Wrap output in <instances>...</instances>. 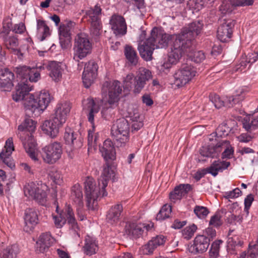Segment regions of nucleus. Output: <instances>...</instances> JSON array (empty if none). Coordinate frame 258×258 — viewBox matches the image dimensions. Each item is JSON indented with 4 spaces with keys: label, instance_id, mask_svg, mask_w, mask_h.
<instances>
[{
    "label": "nucleus",
    "instance_id": "obj_1",
    "mask_svg": "<svg viewBox=\"0 0 258 258\" xmlns=\"http://www.w3.org/2000/svg\"><path fill=\"white\" fill-rule=\"evenodd\" d=\"M32 87L26 83H19L13 99L16 102L23 100L26 114L29 116H38L46 109L51 97L46 90H41L35 94H30Z\"/></svg>",
    "mask_w": 258,
    "mask_h": 258
},
{
    "label": "nucleus",
    "instance_id": "obj_2",
    "mask_svg": "<svg viewBox=\"0 0 258 258\" xmlns=\"http://www.w3.org/2000/svg\"><path fill=\"white\" fill-rule=\"evenodd\" d=\"M146 35V32L142 31L139 37L138 48L141 56L146 61H150L152 59L153 52L155 48L167 46L170 36L157 27L152 30L150 37L144 40Z\"/></svg>",
    "mask_w": 258,
    "mask_h": 258
},
{
    "label": "nucleus",
    "instance_id": "obj_3",
    "mask_svg": "<svg viewBox=\"0 0 258 258\" xmlns=\"http://www.w3.org/2000/svg\"><path fill=\"white\" fill-rule=\"evenodd\" d=\"M36 122L30 117L26 118L24 122L18 126V135L21 139L24 148L29 157L34 161H38V150L32 133L36 128Z\"/></svg>",
    "mask_w": 258,
    "mask_h": 258
},
{
    "label": "nucleus",
    "instance_id": "obj_4",
    "mask_svg": "<svg viewBox=\"0 0 258 258\" xmlns=\"http://www.w3.org/2000/svg\"><path fill=\"white\" fill-rule=\"evenodd\" d=\"M169 41H172L171 51L169 52L167 60L161 64V70L164 71L170 69L173 64L178 62L182 55L185 54L188 51L190 42H186V38L183 37L182 30L178 34L169 35Z\"/></svg>",
    "mask_w": 258,
    "mask_h": 258
},
{
    "label": "nucleus",
    "instance_id": "obj_5",
    "mask_svg": "<svg viewBox=\"0 0 258 258\" xmlns=\"http://www.w3.org/2000/svg\"><path fill=\"white\" fill-rule=\"evenodd\" d=\"M122 92L120 83L118 81H106L102 86V92L104 96H108L107 101L103 100L101 113L102 117L108 119L112 113V105L117 102Z\"/></svg>",
    "mask_w": 258,
    "mask_h": 258
},
{
    "label": "nucleus",
    "instance_id": "obj_6",
    "mask_svg": "<svg viewBox=\"0 0 258 258\" xmlns=\"http://www.w3.org/2000/svg\"><path fill=\"white\" fill-rule=\"evenodd\" d=\"M203 28V24L200 21L194 22L190 24L187 27L182 29V34L186 38V42H190L188 52L186 55L190 58L191 60L197 63H200L206 58L204 52L202 51H195L192 40L201 32Z\"/></svg>",
    "mask_w": 258,
    "mask_h": 258
},
{
    "label": "nucleus",
    "instance_id": "obj_7",
    "mask_svg": "<svg viewBox=\"0 0 258 258\" xmlns=\"http://www.w3.org/2000/svg\"><path fill=\"white\" fill-rule=\"evenodd\" d=\"M103 103V99H94L91 97L84 100L82 102L83 109L87 112V119L92 126V129L89 130L88 133V143L90 147L94 146V144H95L97 141V137L95 136L94 138L93 135L95 127V120L97 118V114Z\"/></svg>",
    "mask_w": 258,
    "mask_h": 258
},
{
    "label": "nucleus",
    "instance_id": "obj_8",
    "mask_svg": "<svg viewBox=\"0 0 258 258\" xmlns=\"http://www.w3.org/2000/svg\"><path fill=\"white\" fill-rule=\"evenodd\" d=\"M92 43L89 36L85 33L78 34L75 38L73 47V59L78 62L91 54Z\"/></svg>",
    "mask_w": 258,
    "mask_h": 258
},
{
    "label": "nucleus",
    "instance_id": "obj_9",
    "mask_svg": "<svg viewBox=\"0 0 258 258\" xmlns=\"http://www.w3.org/2000/svg\"><path fill=\"white\" fill-rule=\"evenodd\" d=\"M130 127L128 121L124 118L117 119L111 128V134L117 146H124L129 140Z\"/></svg>",
    "mask_w": 258,
    "mask_h": 258
},
{
    "label": "nucleus",
    "instance_id": "obj_10",
    "mask_svg": "<svg viewBox=\"0 0 258 258\" xmlns=\"http://www.w3.org/2000/svg\"><path fill=\"white\" fill-rule=\"evenodd\" d=\"M62 154V146L57 142L51 143L42 149L41 157L43 161L47 164L55 163L61 158Z\"/></svg>",
    "mask_w": 258,
    "mask_h": 258
},
{
    "label": "nucleus",
    "instance_id": "obj_11",
    "mask_svg": "<svg viewBox=\"0 0 258 258\" xmlns=\"http://www.w3.org/2000/svg\"><path fill=\"white\" fill-rule=\"evenodd\" d=\"M101 11L100 7L97 4L94 8H90L86 12L87 20L91 24V33L94 36H97L100 34L102 29Z\"/></svg>",
    "mask_w": 258,
    "mask_h": 258
},
{
    "label": "nucleus",
    "instance_id": "obj_12",
    "mask_svg": "<svg viewBox=\"0 0 258 258\" xmlns=\"http://www.w3.org/2000/svg\"><path fill=\"white\" fill-rule=\"evenodd\" d=\"M196 70L188 64H183L174 75V84L178 87L184 86L196 76Z\"/></svg>",
    "mask_w": 258,
    "mask_h": 258
},
{
    "label": "nucleus",
    "instance_id": "obj_13",
    "mask_svg": "<svg viewBox=\"0 0 258 258\" xmlns=\"http://www.w3.org/2000/svg\"><path fill=\"white\" fill-rule=\"evenodd\" d=\"M11 26V23H8L7 26L4 25L3 30L0 33V37L3 38L5 45L8 49L18 55H22L19 48L18 38L13 35H9Z\"/></svg>",
    "mask_w": 258,
    "mask_h": 258
},
{
    "label": "nucleus",
    "instance_id": "obj_14",
    "mask_svg": "<svg viewBox=\"0 0 258 258\" xmlns=\"http://www.w3.org/2000/svg\"><path fill=\"white\" fill-rule=\"evenodd\" d=\"M152 76V73L149 70L144 67L139 68L134 78L133 92L135 94L140 93Z\"/></svg>",
    "mask_w": 258,
    "mask_h": 258
},
{
    "label": "nucleus",
    "instance_id": "obj_15",
    "mask_svg": "<svg viewBox=\"0 0 258 258\" xmlns=\"http://www.w3.org/2000/svg\"><path fill=\"white\" fill-rule=\"evenodd\" d=\"M98 66L94 61H89L85 64L82 75V80L85 87L89 88L97 76Z\"/></svg>",
    "mask_w": 258,
    "mask_h": 258
},
{
    "label": "nucleus",
    "instance_id": "obj_16",
    "mask_svg": "<svg viewBox=\"0 0 258 258\" xmlns=\"http://www.w3.org/2000/svg\"><path fill=\"white\" fill-rule=\"evenodd\" d=\"M17 74L18 77L23 79H26L25 81L21 82L20 83H26L28 84L27 79L28 78L29 81L31 82H36L40 79V74L37 69L34 68H31L27 66L20 67L17 68Z\"/></svg>",
    "mask_w": 258,
    "mask_h": 258
},
{
    "label": "nucleus",
    "instance_id": "obj_17",
    "mask_svg": "<svg viewBox=\"0 0 258 258\" xmlns=\"http://www.w3.org/2000/svg\"><path fill=\"white\" fill-rule=\"evenodd\" d=\"M66 144L70 146L73 149L81 148L83 144V139L77 132H75L70 127H66L63 136Z\"/></svg>",
    "mask_w": 258,
    "mask_h": 258
},
{
    "label": "nucleus",
    "instance_id": "obj_18",
    "mask_svg": "<svg viewBox=\"0 0 258 258\" xmlns=\"http://www.w3.org/2000/svg\"><path fill=\"white\" fill-rule=\"evenodd\" d=\"M47 67L52 79L56 82L60 81L62 74L67 69L66 64L62 62L51 61L47 62Z\"/></svg>",
    "mask_w": 258,
    "mask_h": 258
},
{
    "label": "nucleus",
    "instance_id": "obj_19",
    "mask_svg": "<svg viewBox=\"0 0 258 258\" xmlns=\"http://www.w3.org/2000/svg\"><path fill=\"white\" fill-rule=\"evenodd\" d=\"M111 29L116 36L124 35L127 32V26L125 19L121 16L113 15L110 20Z\"/></svg>",
    "mask_w": 258,
    "mask_h": 258
},
{
    "label": "nucleus",
    "instance_id": "obj_20",
    "mask_svg": "<svg viewBox=\"0 0 258 258\" xmlns=\"http://www.w3.org/2000/svg\"><path fill=\"white\" fill-rule=\"evenodd\" d=\"M14 150L12 138H9L6 142L5 146L0 153V158L6 165L12 169L15 167L11 155Z\"/></svg>",
    "mask_w": 258,
    "mask_h": 258
},
{
    "label": "nucleus",
    "instance_id": "obj_21",
    "mask_svg": "<svg viewBox=\"0 0 258 258\" xmlns=\"http://www.w3.org/2000/svg\"><path fill=\"white\" fill-rule=\"evenodd\" d=\"M254 0H230L229 2L226 1L222 2L219 7V10L223 14L230 13L234 7L249 6L253 5Z\"/></svg>",
    "mask_w": 258,
    "mask_h": 258
},
{
    "label": "nucleus",
    "instance_id": "obj_22",
    "mask_svg": "<svg viewBox=\"0 0 258 258\" xmlns=\"http://www.w3.org/2000/svg\"><path fill=\"white\" fill-rule=\"evenodd\" d=\"M62 125L63 124H59L57 120L52 117L51 119L44 121L41 125V130L45 134L51 138H55L57 136L59 129Z\"/></svg>",
    "mask_w": 258,
    "mask_h": 258
},
{
    "label": "nucleus",
    "instance_id": "obj_23",
    "mask_svg": "<svg viewBox=\"0 0 258 258\" xmlns=\"http://www.w3.org/2000/svg\"><path fill=\"white\" fill-rule=\"evenodd\" d=\"M210 242V238L206 235H198L195 238L194 244L189 247V251L195 254L203 253L207 250Z\"/></svg>",
    "mask_w": 258,
    "mask_h": 258
},
{
    "label": "nucleus",
    "instance_id": "obj_24",
    "mask_svg": "<svg viewBox=\"0 0 258 258\" xmlns=\"http://www.w3.org/2000/svg\"><path fill=\"white\" fill-rule=\"evenodd\" d=\"M70 110L71 105L69 102L65 101L59 103L56 106L53 118L57 120L59 122V124H63L66 121Z\"/></svg>",
    "mask_w": 258,
    "mask_h": 258
},
{
    "label": "nucleus",
    "instance_id": "obj_25",
    "mask_svg": "<svg viewBox=\"0 0 258 258\" xmlns=\"http://www.w3.org/2000/svg\"><path fill=\"white\" fill-rule=\"evenodd\" d=\"M25 226L24 230L27 232L31 231L38 223V218L36 210L34 209H27L25 213Z\"/></svg>",
    "mask_w": 258,
    "mask_h": 258
},
{
    "label": "nucleus",
    "instance_id": "obj_26",
    "mask_svg": "<svg viewBox=\"0 0 258 258\" xmlns=\"http://www.w3.org/2000/svg\"><path fill=\"white\" fill-rule=\"evenodd\" d=\"M65 214L66 217H63L61 214L59 217H54V223L57 227H61L68 220V223L71 224L73 227L76 225V219L75 218L74 214L71 206L68 205L66 207Z\"/></svg>",
    "mask_w": 258,
    "mask_h": 258
},
{
    "label": "nucleus",
    "instance_id": "obj_27",
    "mask_svg": "<svg viewBox=\"0 0 258 258\" xmlns=\"http://www.w3.org/2000/svg\"><path fill=\"white\" fill-rule=\"evenodd\" d=\"M14 74L8 69L0 71V89L3 91H9L13 85L12 81L14 79Z\"/></svg>",
    "mask_w": 258,
    "mask_h": 258
},
{
    "label": "nucleus",
    "instance_id": "obj_28",
    "mask_svg": "<svg viewBox=\"0 0 258 258\" xmlns=\"http://www.w3.org/2000/svg\"><path fill=\"white\" fill-rule=\"evenodd\" d=\"M223 142H218L215 145L211 144L203 146L200 150V155L205 157H217L222 151Z\"/></svg>",
    "mask_w": 258,
    "mask_h": 258
},
{
    "label": "nucleus",
    "instance_id": "obj_29",
    "mask_svg": "<svg viewBox=\"0 0 258 258\" xmlns=\"http://www.w3.org/2000/svg\"><path fill=\"white\" fill-rule=\"evenodd\" d=\"M234 24L231 22H226L221 24L217 30V37L223 42L228 41L231 37Z\"/></svg>",
    "mask_w": 258,
    "mask_h": 258
},
{
    "label": "nucleus",
    "instance_id": "obj_30",
    "mask_svg": "<svg viewBox=\"0 0 258 258\" xmlns=\"http://www.w3.org/2000/svg\"><path fill=\"white\" fill-rule=\"evenodd\" d=\"M249 91L247 87L239 88L236 93V95L232 96L226 97L224 100V106L231 107L244 98L247 92Z\"/></svg>",
    "mask_w": 258,
    "mask_h": 258
},
{
    "label": "nucleus",
    "instance_id": "obj_31",
    "mask_svg": "<svg viewBox=\"0 0 258 258\" xmlns=\"http://www.w3.org/2000/svg\"><path fill=\"white\" fill-rule=\"evenodd\" d=\"M149 228V225L145 226L142 224L131 223L125 226V232L127 235L132 236L134 238H138L142 235L145 228L148 230Z\"/></svg>",
    "mask_w": 258,
    "mask_h": 258
},
{
    "label": "nucleus",
    "instance_id": "obj_32",
    "mask_svg": "<svg viewBox=\"0 0 258 258\" xmlns=\"http://www.w3.org/2000/svg\"><path fill=\"white\" fill-rule=\"evenodd\" d=\"M54 239L48 232L43 233L39 236L36 242V251L43 253L53 243Z\"/></svg>",
    "mask_w": 258,
    "mask_h": 258
},
{
    "label": "nucleus",
    "instance_id": "obj_33",
    "mask_svg": "<svg viewBox=\"0 0 258 258\" xmlns=\"http://www.w3.org/2000/svg\"><path fill=\"white\" fill-rule=\"evenodd\" d=\"M123 207L121 204H117L111 207L106 215L107 222L111 224L116 223L119 219Z\"/></svg>",
    "mask_w": 258,
    "mask_h": 258
},
{
    "label": "nucleus",
    "instance_id": "obj_34",
    "mask_svg": "<svg viewBox=\"0 0 258 258\" xmlns=\"http://www.w3.org/2000/svg\"><path fill=\"white\" fill-rule=\"evenodd\" d=\"M19 252V249L16 244L5 248L3 242L0 243V258H17Z\"/></svg>",
    "mask_w": 258,
    "mask_h": 258
},
{
    "label": "nucleus",
    "instance_id": "obj_35",
    "mask_svg": "<svg viewBox=\"0 0 258 258\" xmlns=\"http://www.w3.org/2000/svg\"><path fill=\"white\" fill-rule=\"evenodd\" d=\"M230 165V163L228 161H215L209 167L206 168V171L208 173L211 174L213 176H216L219 172H222L227 169Z\"/></svg>",
    "mask_w": 258,
    "mask_h": 258
},
{
    "label": "nucleus",
    "instance_id": "obj_36",
    "mask_svg": "<svg viewBox=\"0 0 258 258\" xmlns=\"http://www.w3.org/2000/svg\"><path fill=\"white\" fill-rule=\"evenodd\" d=\"M48 186L44 183H36L32 182L24 187V194H46Z\"/></svg>",
    "mask_w": 258,
    "mask_h": 258
},
{
    "label": "nucleus",
    "instance_id": "obj_37",
    "mask_svg": "<svg viewBox=\"0 0 258 258\" xmlns=\"http://www.w3.org/2000/svg\"><path fill=\"white\" fill-rule=\"evenodd\" d=\"M36 37L40 41H43L50 35V29L45 21L37 19Z\"/></svg>",
    "mask_w": 258,
    "mask_h": 258
},
{
    "label": "nucleus",
    "instance_id": "obj_38",
    "mask_svg": "<svg viewBox=\"0 0 258 258\" xmlns=\"http://www.w3.org/2000/svg\"><path fill=\"white\" fill-rule=\"evenodd\" d=\"M113 174V171L111 170V167L108 163H106L104 166L101 178L99 179V185L101 186V189L99 190L100 192L105 194V188L107 185L108 180Z\"/></svg>",
    "mask_w": 258,
    "mask_h": 258
},
{
    "label": "nucleus",
    "instance_id": "obj_39",
    "mask_svg": "<svg viewBox=\"0 0 258 258\" xmlns=\"http://www.w3.org/2000/svg\"><path fill=\"white\" fill-rule=\"evenodd\" d=\"M166 237L163 235L157 236L144 245V250L146 254L152 253L158 246L163 245L166 241Z\"/></svg>",
    "mask_w": 258,
    "mask_h": 258
},
{
    "label": "nucleus",
    "instance_id": "obj_40",
    "mask_svg": "<svg viewBox=\"0 0 258 258\" xmlns=\"http://www.w3.org/2000/svg\"><path fill=\"white\" fill-rule=\"evenodd\" d=\"M243 127L250 131L258 128V116L252 115H246L242 120Z\"/></svg>",
    "mask_w": 258,
    "mask_h": 258
},
{
    "label": "nucleus",
    "instance_id": "obj_41",
    "mask_svg": "<svg viewBox=\"0 0 258 258\" xmlns=\"http://www.w3.org/2000/svg\"><path fill=\"white\" fill-rule=\"evenodd\" d=\"M85 194H103L100 192L101 186H96L94 179L91 177H87L84 182Z\"/></svg>",
    "mask_w": 258,
    "mask_h": 258
},
{
    "label": "nucleus",
    "instance_id": "obj_42",
    "mask_svg": "<svg viewBox=\"0 0 258 258\" xmlns=\"http://www.w3.org/2000/svg\"><path fill=\"white\" fill-rule=\"evenodd\" d=\"M124 55L130 63L136 66L138 62V56L136 50L131 46L126 45L124 48Z\"/></svg>",
    "mask_w": 258,
    "mask_h": 258
},
{
    "label": "nucleus",
    "instance_id": "obj_43",
    "mask_svg": "<svg viewBox=\"0 0 258 258\" xmlns=\"http://www.w3.org/2000/svg\"><path fill=\"white\" fill-rule=\"evenodd\" d=\"M85 241L86 243L84 246L85 252L90 255L95 253L98 249V246L95 240L90 236H87Z\"/></svg>",
    "mask_w": 258,
    "mask_h": 258
},
{
    "label": "nucleus",
    "instance_id": "obj_44",
    "mask_svg": "<svg viewBox=\"0 0 258 258\" xmlns=\"http://www.w3.org/2000/svg\"><path fill=\"white\" fill-rule=\"evenodd\" d=\"M171 206L165 204L156 216L157 220H163L169 217L171 213Z\"/></svg>",
    "mask_w": 258,
    "mask_h": 258
},
{
    "label": "nucleus",
    "instance_id": "obj_45",
    "mask_svg": "<svg viewBox=\"0 0 258 258\" xmlns=\"http://www.w3.org/2000/svg\"><path fill=\"white\" fill-rule=\"evenodd\" d=\"M98 195H86L87 206L89 210H94L98 206Z\"/></svg>",
    "mask_w": 258,
    "mask_h": 258
},
{
    "label": "nucleus",
    "instance_id": "obj_46",
    "mask_svg": "<svg viewBox=\"0 0 258 258\" xmlns=\"http://www.w3.org/2000/svg\"><path fill=\"white\" fill-rule=\"evenodd\" d=\"M135 77V76L133 73H130L123 78V87L124 90L130 91L131 89H134Z\"/></svg>",
    "mask_w": 258,
    "mask_h": 258
},
{
    "label": "nucleus",
    "instance_id": "obj_47",
    "mask_svg": "<svg viewBox=\"0 0 258 258\" xmlns=\"http://www.w3.org/2000/svg\"><path fill=\"white\" fill-rule=\"evenodd\" d=\"M73 23L69 22L67 24H61L59 27L58 33L59 37H71L70 33V26H72Z\"/></svg>",
    "mask_w": 258,
    "mask_h": 258
},
{
    "label": "nucleus",
    "instance_id": "obj_48",
    "mask_svg": "<svg viewBox=\"0 0 258 258\" xmlns=\"http://www.w3.org/2000/svg\"><path fill=\"white\" fill-rule=\"evenodd\" d=\"M223 242L222 240H218L214 241L211 245L210 255L211 258H217L219 255L220 245Z\"/></svg>",
    "mask_w": 258,
    "mask_h": 258
},
{
    "label": "nucleus",
    "instance_id": "obj_49",
    "mask_svg": "<svg viewBox=\"0 0 258 258\" xmlns=\"http://www.w3.org/2000/svg\"><path fill=\"white\" fill-rule=\"evenodd\" d=\"M191 189V185L189 184H180L174 187V193L171 191L170 194H187Z\"/></svg>",
    "mask_w": 258,
    "mask_h": 258
},
{
    "label": "nucleus",
    "instance_id": "obj_50",
    "mask_svg": "<svg viewBox=\"0 0 258 258\" xmlns=\"http://www.w3.org/2000/svg\"><path fill=\"white\" fill-rule=\"evenodd\" d=\"M197 229V227L194 224L185 227L182 231L184 238L187 239H190L196 231Z\"/></svg>",
    "mask_w": 258,
    "mask_h": 258
},
{
    "label": "nucleus",
    "instance_id": "obj_51",
    "mask_svg": "<svg viewBox=\"0 0 258 258\" xmlns=\"http://www.w3.org/2000/svg\"><path fill=\"white\" fill-rule=\"evenodd\" d=\"M194 211L197 216L201 219L206 218L209 213L207 208L200 206H196Z\"/></svg>",
    "mask_w": 258,
    "mask_h": 258
},
{
    "label": "nucleus",
    "instance_id": "obj_52",
    "mask_svg": "<svg viewBox=\"0 0 258 258\" xmlns=\"http://www.w3.org/2000/svg\"><path fill=\"white\" fill-rule=\"evenodd\" d=\"M210 100L217 108H220L224 106V100H222L220 97L215 94H212L210 95Z\"/></svg>",
    "mask_w": 258,
    "mask_h": 258
},
{
    "label": "nucleus",
    "instance_id": "obj_53",
    "mask_svg": "<svg viewBox=\"0 0 258 258\" xmlns=\"http://www.w3.org/2000/svg\"><path fill=\"white\" fill-rule=\"evenodd\" d=\"M216 0H197L195 4V9L198 11L204 7H210L213 6Z\"/></svg>",
    "mask_w": 258,
    "mask_h": 258
},
{
    "label": "nucleus",
    "instance_id": "obj_54",
    "mask_svg": "<svg viewBox=\"0 0 258 258\" xmlns=\"http://www.w3.org/2000/svg\"><path fill=\"white\" fill-rule=\"evenodd\" d=\"M104 151H100L102 156L106 161L109 160H113L115 159V151L114 147H112V150L109 149L107 150H103Z\"/></svg>",
    "mask_w": 258,
    "mask_h": 258
},
{
    "label": "nucleus",
    "instance_id": "obj_55",
    "mask_svg": "<svg viewBox=\"0 0 258 258\" xmlns=\"http://www.w3.org/2000/svg\"><path fill=\"white\" fill-rule=\"evenodd\" d=\"M37 203L41 205L44 206L47 202L46 195H30Z\"/></svg>",
    "mask_w": 258,
    "mask_h": 258
},
{
    "label": "nucleus",
    "instance_id": "obj_56",
    "mask_svg": "<svg viewBox=\"0 0 258 258\" xmlns=\"http://www.w3.org/2000/svg\"><path fill=\"white\" fill-rule=\"evenodd\" d=\"M221 218V217L220 213H216L211 217L209 222L210 225L216 227L221 225L222 224V221Z\"/></svg>",
    "mask_w": 258,
    "mask_h": 258
},
{
    "label": "nucleus",
    "instance_id": "obj_57",
    "mask_svg": "<svg viewBox=\"0 0 258 258\" xmlns=\"http://www.w3.org/2000/svg\"><path fill=\"white\" fill-rule=\"evenodd\" d=\"M228 244L229 246H241L243 244V242L240 240L237 236L235 235L228 238Z\"/></svg>",
    "mask_w": 258,
    "mask_h": 258
},
{
    "label": "nucleus",
    "instance_id": "obj_58",
    "mask_svg": "<svg viewBox=\"0 0 258 258\" xmlns=\"http://www.w3.org/2000/svg\"><path fill=\"white\" fill-rule=\"evenodd\" d=\"M258 256V244L249 246L247 258H256Z\"/></svg>",
    "mask_w": 258,
    "mask_h": 258
},
{
    "label": "nucleus",
    "instance_id": "obj_59",
    "mask_svg": "<svg viewBox=\"0 0 258 258\" xmlns=\"http://www.w3.org/2000/svg\"><path fill=\"white\" fill-rule=\"evenodd\" d=\"M254 200L253 195H248L244 200V211L246 214L249 213V209L250 208L252 202Z\"/></svg>",
    "mask_w": 258,
    "mask_h": 258
},
{
    "label": "nucleus",
    "instance_id": "obj_60",
    "mask_svg": "<svg viewBox=\"0 0 258 258\" xmlns=\"http://www.w3.org/2000/svg\"><path fill=\"white\" fill-rule=\"evenodd\" d=\"M71 37H59V43L62 49H67L71 45Z\"/></svg>",
    "mask_w": 258,
    "mask_h": 258
},
{
    "label": "nucleus",
    "instance_id": "obj_61",
    "mask_svg": "<svg viewBox=\"0 0 258 258\" xmlns=\"http://www.w3.org/2000/svg\"><path fill=\"white\" fill-rule=\"evenodd\" d=\"M258 60V52L249 53L246 61L251 65Z\"/></svg>",
    "mask_w": 258,
    "mask_h": 258
},
{
    "label": "nucleus",
    "instance_id": "obj_62",
    "mask_svg": "<svg viewBox=\"0 0 258 258\" xmlns=\"http://www.w3.org/2000/svg\"><path fill=\"white\" fill-rule=\"evenodd\" d=\"M26 29L25 24L23 23H19L14 26L13 31L16 33L22 34Z\"/></svg>",
    "mask_w": 258,
    "mask_h": 258
},
{
    "label": "nucleus",
    "instance_id": "obj_63",
    "mask_svg": "<svg viewBox=\"0 0 258 258\" xmlns=\"http://www.w3.org/2000/svg\"><path fill=\"white\" fill-rule=\"evenodd\" d=\"M233 152V149L231 147H227L222 153V158H231Z\"/></svg>",
    "mask_w": 258,
    "mask_h": 258
},
{
    "label": "nucleus",
    "instance_id": "obj_64",
    "mask_svg": "<svg viewBox=\"0 0 258 258\" xmlns=\"http://www.w3.org/2000/svg\"><path fill=\"white\" fill-rule=\"evenodd\" d=\"M152 87L153 90L156 91H161L162 89V85L158 79H154L152 82Z\"/></svg>",
    "mask_w": 258,
    "mask_h": 258
}]
</instances>
